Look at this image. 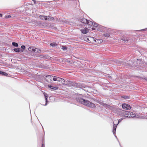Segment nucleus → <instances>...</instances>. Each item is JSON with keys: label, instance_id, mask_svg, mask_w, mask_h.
Segmentation results:
<instances>
[{"label": "nucleus", "instance_id": "nucleus-1", "mask_svg": "<svg viewBox=\"0 0 147 147\" xmlns=\"http://www.w3.org/2000/svg\"><path fill=\"white\" fill-rule=\"evenodd\" d=\"M76 100L78 102L89 107L94 108L96 107L95 105L93 103L81 98L77 97L76 98Z\"/></svg>", "mask_w": 147, "mask_h": 147}, {"label": "nucleus", "instance_id": "nucleus-2", "mask_svg": "<svg viewBox=\"0 0 147 147\" xmlns=\"http://www.w3.org/2000/svg\"><path fill=\"white\" fill-rule=\"evenodd\" d=\"M123 112V114L125 117H134L136 116L135 114L129 111H125Z\"/></svg>", "mask_w": 147, "mask_h": 147}, {"label": "nucleus", "instance_id": "nucleus-3", "mask_svg": "<svg viewBox=\"0 0 147 147\" xmlns=\"http://www.w3.org/2000/svg\"><path fill=\"white\" fill-rule=\"evenodd\" d=\"M92 26L95 27H97L96 29H95L94 28H92V30H94L95 29H97V30L99 32L101 31L103 28L102 26L100 25H99L98 24L95 22H93V24Z\"/></svg>", "mask_w": 147, "mask_h": 147}, {"label": "nucleus", "instance_id": "nucleus-4", "mask_svg": "<svg viewBox=\"0 0 147 147\" xmlns=\"http://www.w3.org/2000/svg\"><path fill=\"white\" fill-rule=\"evenodd\" d=\"M78 84L74 82L70 81H67L65 82V84L70 86H77Z\"/></svg>", "mask_w": 147, "mask_h": 147}, {"label": "nucleus", "instance_id": "nucleus-5", "mask_svg": "<svg viewBox=\"0 0 147 147\" xmlns=\"http://www.w3.org/2000/svg\"><path fill=\"white\" fill-rule=\"evenodd\" d=\"M53 76L47 75L46 76V80L47 82L51 83L52 82V79Z\"/></svg>", "mask_w": 147, "mask_h": 147}, {"label": "nucleus", "instance_id": "nucleus-6", "mask_svg": "<svg viewBox=\"0 0 147 147\" xmlns=\"http://www.w3.org/2000/svg\"><path fill=\"white\" fill-rule=\"evenodd\" d=\"M122 107L123 109L126 110H130L131 108L130 105L125 103L122 105Z\"/></svg>", "mask_w": 147, "mask_h": 147}, {"label": "nucleus", "instance_id": "nucleus-7", "mask_svg": "<svg viewBox=\"0 0 147 147\" xmlns=\"http://www.w3.org/2000/svg\"><path fill=\"white\" fill-rule=\"evenodd\" d=\"M80 30L82 33L83 34H86L88 32V30L87 28H84L83 29H81Z\"/></svg>", "mask_w": 147, "mask_h": 147}, {"label": "nucleus", "instance_id": "nucleus-8", "mask_svg": "<svg viewBox=\"0 0 147 147\" xmlns=\"http://www.w3.org/2000/svg\"><path fill=\"white\" fill-rule=\"evenodd\" d=\"M87 20L86 19L83 18H81L80 19V21L82 23L84 24H86L87 23Z\"/></svg>", "mask_w": 147, "mask_h": 147}, {"label": "nucleus", "instance_id": "nucleus-9", "mask_svg": "<svg viewBox=\"0 0 147 147\" xmlns=\"http://www.w3.org/2000/svg\"><path fill=\"white\" fill-rule=\"evenodd\" d=\"M33 52H34L36 53H40L41 52V51L40 49L37 48H35L32 49Z\"/></svg>", "mask_w": 147, "mask_h": 147}, {"label": "nucleus", "instance_id": "nucleus-10", "mask_svg": "<svg viewBox=\"0 0 147 147\" xmlns=\"http://www.w3.org/2000/svg\"><path fill=\"white\" fill-rule=\"evenodd\" d=\"M117 125H116L114 124L113 126V132L115 135V131L116 129V128L117 127Z\"/></svg>", "mask_w": 147, "mask_h": 147}, {"label": "nucleus", "instance_id": "nucleus-11", "mask_svg": "<svg viewBox=\"0 0 147 147\" xmlns=\"http://www.w3.org/2000/svg\"><path fill=\"white\" fill-rule=\"evenodd\" d=\"M44 95L45 96V99L46 100V103H45V105H44V106H46L47 105V98H48L47 94L45 93H44Z\"/></svg>", "mask_w": 147, "mask_h": 147}, {"label": "nucleus", "instance_id": "nucleus-12", "mask_svg": "<svg viewBox=\"0 0 147 147\" xmlns=\"http://www.w3.org/2000/svg\"><path fill=\"white\" fill-rule=\"evenodd\" d=\"M13 50L14 51L17 53H18L20 52H22L23 51L22 50H20V48H15L13 49Z\"/></svg>", "mask_w": 147, "mask_h": 147}, {"label": "nucleus", "instance_id": "nucleus-13", "mask_svg": "<svg viewBox=\"0 0 147 147\" xmlns=\"http://www.w3.org/2000/svg\"><path fill=\"white\" fill-rule=\"evenodd\" d=\"M48 87L53 90H57L58 88V87L57 86H53L49 85H48Z\"/></svg>", "mask_w": 147, "mask_h": 147}, {"label": "nucleus", "instance_id": "nucleus-14", "mask_svg": "<svg viewBox=\"0 0 147 147\" xmlns=\"http://www.w3.org/2000/svg\"><path fill=\"white\" fill-rule=\"evenodd\" d=\"M86 24L90 26H92L93 24V22L90 20H87V23H86Z\"/></svg>", "mask_w": 147, "mask_h": 147}, {"label": "nucleus", "instance_id": "nucleus-15", "mask_svg": "<svg viewBox=\"0 0 147 147\" xmlns=\"http://www.w3.org/2000/svg\"><path fill=\"white\" fill-rule=\"evenodd\" d=\"M12 45L13 46L15 47H17L18 46V44L17 43L15 42H12Z\"/></svg>", "mask_w": 147, "mask_h": 147}, {"label": "nucleus", "instance_id": "nucleus-16", "mask_svg": "<svg viewBox=\"0 0 147 147\" xmlns=\"http://www.w3.org/2000/svg\"><path fill=\"white\" fill-rule=\"evenodd\" d=\"M104 36L105 37L107 38L110 36V35L108 33H105L104 34Z\"/></svg>", "mask_w": 147, "mask_h": 147}, {"label": "nucleus", "instance_id": "nucleus-17", "mask_svg": "<svg viewBox=\"0 0 147 147\" xmlns=\"http://www.w3.org/2000/svg\"><path fill=\"white\" fill-rule=\"evenodd\" d=\"M47 17L48 18V20H53L54 19V18L52 17L47 16Z\"/></svg>", "mask_w": 147, "mask_h": 147}, {"label": "nucleus", "instance_id": "nucleus-18", "mask_svg": "<svg viewBox=\"0 0 147 147\" xmlns=\"http://www.w3.org/2000/svg\"><path fill=\"white\" fill-rule=\"evenodd\" d=\"M57 78L58 77H57L53 76L52 79L54 81H56L57 80Z\"/></svg>", "mask_w": 147, "mask_h": 147}, {"label": "nucleus", "instance_id": "nucleus-19", "mask_svg": "<svg viewBox=\"0 0 147 147\" xmlns=\"http://www.w3.org/2000/svg\"><path fill=\"white\" fill-rule=\"evenodd\" d=\"M50 45L52 47H54L57 45V44L55 43H52L50 44Z\"/></svg>", "mask_w": 147, "mask_h": 147}, {"label": "nucleus", "instance_id": "nucleus-20", "mask_svg": "<svg viewBox=\"0 0 147 147\" xmlns=\"http://www.w3.org/2000/svg\"><path fill=\"white\" fill-rule=\"evenodd\" d=\"M46 16L40 15V18L42 19V20H44Z\"/></svg>", "mask_w": 147, "mask_h": 147}, {"label": "nucleus", "instance_id": "nucleus-21", "mask_svg": "<svg viewBox=\"0 0 147 147\" xmlns=\"http://www.w3.org/2000/svg\"><path fill=\"white\" fill-rule=\"evenodd\" d=\"M49 58V57L48 56L46 55H43V58L48 59Z\"/></svg>", "mask_w": 147, "mask_h": 147}, {"label": "nucleus", "instance_id": "nucleus-22", "mask_svg": "<svg viewBox=\"0 0 147 147\" xmlns=\"http://www.w3.org/2000/svg\"><path fill=\"white\" fill-rule=\"evenodd\" d=\"M61 84H65V82L64 80L62 78L61 81Z\"/></svg>", "mask_w": 147, "mask_h": 147}, {"label": "nucleus", "instance_id": "nucleus-23", "mask_svg": "<svg viewBox=\"0 0 147 147\" xmlns=\"http://www.w3.org/2000/svg\"><path fill=\"white\" fill-rule=\"evenodd\" d=\"M3 73L2 74V75H4V76H7L8 75V74L7 73L3 71Z\"/></svg>", "mask_w": 147, "mask_h": 147}, {"label": "nucleus", "instance_id": "nucleus-24", "mask_svg": "<svg viewBox=\"0 0 147 147\" xmlns=\"http://www.w3.org/2000/svg\"><path fill=\"white\" fill-rule=\"evenodd\" d=\"M21 48L23 50H24L26 49V47L24 45H22Z\"/></svg>", "mask_w": 147, "mask_h": 147}, {"label": "nucleus", "instance_id": "nucleus-25", "mask_svg": "<svg viewBox=\"0 0 147 147\" xmlns=\"http://www.w3.org/2000/svg\"><path fill=\"white\" fill-rule=\"evenodd\" d=\"M121 40H123V41H127V42L128 41V40L126 39L125 38H123Z\"/></svg>", "mask_w": 147, "mask_h": 147}, {"label": "nucleus", "instance_id": "nucleus-26", "mask_svg": "<svg viewBox=\"0 0 147 147\" xmlns=\"http://www.w3.org/2000/svg\"><path fill=\"white\" fill-rule=\"evenodd\" d=\"M57 78V81H58L59 82H61V80L62 79V78H59L58 77Z\"/></svg>", "mask_w": 147, "mask_h": 147}, {"label": "nucleus", "instance_id": "nucleus-27", "mask_svg": "<svg viewBox=\"0 0 147 147\" xmlns=\"http://www.w3.org/2000/svg\"><path fill=\"white\" fill-rule=\"evenodd\" d=\"M11 17V16H10V15H8V16H5V18H10Z\"/></svg>", "mask_w": 147, "mask_h": 147}, {"label": "nucleus", "instance_id": "nucleus-28", "mask_svg": "<svg viewBox=\"0 0 147 147\" xmlns=\"http://www.w3.org/2000/svg\"><path fill=\"white\" fill-rule=\"evenodd\" d=\"M39 57L40 58H43V55H40Z\"/></svg>", "mask_w": 147, "mask_h": 147}, {"label": "nucleus", "instance_id": "nucleus-29", "mask_svg": "<svg viewBox=\"0 0 147 147\" xmlns=\"http://www.w3.org/2000/svg\"><path fill=\"white\" fill-rule=\"evenodd\" d=\"M62 47H63V50L66 49H67V47H66L65 46H63Z\"/></svg>", "mask_w": 147, "mask_h": 147}, {"label": "nucleus", "instance_id": "nucleus-30", "mask_svg": "<svg viewBox=\"0 0 147 147\" xmlns=\"http://www.w3.org/2000/svg\"><path fill=\"white\" fill-rule=\"evenodd\" d=\"M123 119H122V118H121V119H119L118 120V123H119Z\"/></svg>", "mask_w": 147, "mask_h": 147}, {"label": "nucleus", "instance_id": "nucleus-31", "mask_svg": "<svg viewBox=\"0 0 147 147\" xmlns=\"http://www.w3.org/2000/svg\"><path fill=\"white\" fill-rule=\"evenodd\" d=\"M45 20H48V18L47 17V16H46L45 18Z\"/></svg>", "mask_w": 147, "mask_h": 147}, {"label": "nucleus", "instance_id": "nucleus-32", "mask_svg": "<svg viewBox=\"0 0 147 147\" xmlns=\"http://www.w3.org/2000/svg\"><path fill=\"white\" fill-rule=\"evenodd\" d=\"M41 147H45V145L44 144H42Z\"/></svg>", "mask_w": 147, "mask_h": 147}, {"label": "nucleus", "instance_id": "nucleus-33", "mask_svg": "<svg viewBox=\"0 0 147 147\" xmlns=\"http://www.w3.org/2000/svg\"><path fill=\"white\" fill-rule=\"evenodd\" d=\"M2 73H3V71H0V74L2 75Z\"/></svg>", "mask_w": 147, "mask_h": 147}, {"label": "nucleus", "instance_id": "nucleus-34", "mask_svg": "<svg viewBox=\"0 0 147 147\" xmlns=\"http://www.w3.org/2000/svg\"><path fill=\"white\" fill-rule=\"evenodd\" d=\"M122 97L124 98H126V96H122Z\"/></svg>", "mask_w": 147, "mask_h": 147}, {"label": "nucleus", "instance_id": "nucleus-35", "mask_svg": "<svg viewBox=\"0 0 147 147\" xmlns=\"http://www.w3.org/2000/svg\"><path fill=\"white\" fill-rule=\"evenodd\" d=\"M31 49V48H30V47H29L28 49V50L29 51H30V50Z\"/></svg>", "mask_w": 147, "mask_h": 147}, {"label": "nucleus", "instance_id": "nucleus-36", "mask_svg": "<svg viewBox=\"0 0 147 147\" xmlns=\"http://www.w3.org/2000/svg\"><path fill=\"white\" fill-rule=\"evenodd\" d=\"M33 1H34V3H35L36 1L35 0H33Z\"/></svg>", "mask_w": 147, "mask_h": 147}, {"label": "nucleus", "instance_id": "nucleus-37", "mask_svg": "<svg viewBox=\"0 0 147 147\" xmlns=\"http://www.w3.org/2000/svg\"><path fill=\"white\" fill-rule=\"evenodd\" d=\"M2 15L0 13V17H1L2 16Z\"/></svg>", "mask_w": 147, "mask_h": 147}, {"label": "nucleus", "instance_id": "nucleus-38", "mask_svg": "<svg viewBox=\"0 0 147 147\" xmlns=\"http://www.w3.org/2000/svg\"><path fill=\"white\" fill-rule=\"evenodd\" d=\"M115 136L116 138H117V136Z\"/></svg>", "mask_w": 147, "mask_h": 147}]
</instances>
